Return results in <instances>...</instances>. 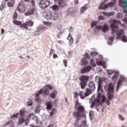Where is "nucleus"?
Segmentation results:
<instances>
[{"mask_svg":"<svg viewBox=\"0 0 127 127\" xmlns=\"http://www.w3.org/2000/svg\"><path fill=\"white\" fill-rule=\"evenodd\" d=\"M59 5L60 6H61V7H64L65 5H66L65 0H60L59 1Z\"/></svg>","mask_w":127,"mask_h":127,"instance_id":"24","label":"nucleus"},{"mask_svg":"<svg viewBox=\"0 0 127 127\" xmlns=\"http://www.w3.org/2000/svg\"><path fill=\"white\" fill-rule=\"evenodd\" d=\"M13 23L16 25H20L21 24V22L20 21L13 20Z\"/></svg>","mask_w":127,"mask_h":127,"instance_id":"37","label":"nucleus"},{"mask_svg":"<svg viewBox=\"0 0 127 127\" xmlns=\"http://www.w3.org/2000/svg\"><path fill=\"white\" fill-rule=\"evenodd\" d=\"M123 3L125 4V6H124V8H126V7H127V1H124Z\"/></svg>","mask_w":127,"mask_h":127,"instance_id":"57","label":"nucleus"},{"mask_svg":"<svg viewBox=\"0 0 127 127\" xmlns=\"http://www.w3.org/2000/svg\"><path fill=\"white\" fill-rule=\"evenodd\" d=\"M87 8H88V7H87V5L85 4L84 6L81 8V10H80L81 13H84L85 12V10H86Z\"/></svg>","mask_w":127,"mask_h":127,"instance_id":"34","label":"nucleus"},{"mask_svg":"<svg viewBox=\"0 0 127 127\" xmlns=\"http://www.w3.org/2000/svg\"><path fill=\"white\" fill-rule=\"evenodd\" d=\"M96 63L97 65H100V66H103V62L102 61H99L98 59L96 60Z\"/></svg>","mask_w":127,"mask_h":127,"instance_id":"44","label":"nucleus"},{"mask_svg":"<svg viewBox=\"0 0 127 127\" xmlns=\"http://www.w3.org/2000/svg\"><path fill=\"white\" fill-rule=\"evenodd\" d=\"M79 127H88V125H87V122L86 120L83 121L82 122V124Z\"/></svg>","mask_w":127,"mask_h":127,"instance_id":"33","label":"nucleus"},{"mask_svg":"<svg viewBox=\"0 0 127 127\" xmlns=\"http://www.w3.org/2000/svg\"><path fill=\"white\" fill-rule=\"evenodd\" d=\"M44 93L45 96H48L49 95V93H50V91H49V90H48V88H46L45 87H44Z\"/></svg>","mask_w":127,"mask_h":127,"instance_id":"35","label":"nucleus"},{"mask_svg":"<svg viewBox=\"0 0 127 127\" xmlns=\"http://www.w3.org/2000/svg\"><path fill=\"white\" fill-rule=\"evenodd\" d=\"M24 110L23 109H21L20 110V118H23L24 117Z\"/></svg>","mask_w":127,"mask_h":127,"instance_id":"39","label":"nucleus"},{"mask_svg":"<svg viewBox=\"0 0 127 127\" xmlns=\"http://www.w3.org/2000/svg\"><path fill=\"white\" fill-rule=\"evenodd\" d=\"M103 15H105L106 16H112L114 15V13L113 12H103Z\"/></svg>","mask_w":127,"mask_h":127,"instance_id":"28","label":"nucleus"},{"mask_svg":"<svg viewBox=\"0 0 127 127\" xmlns=\"http://www.w3.org/2000/svg\"><path fill=\"white\" fill-rule=\"evenodd\" d=\"M88 64V62H87V60L85 58H83L81 62V64L82 66H86Z\"/></svg>","mask_w":127,"mask_h":127,"instance_id":"26","label":"nucleus"},{"mask_svg":"<svg viewBox=\"0 0 127 127\" xmlns=\"http://www.w3.org/2000/svg\"><path fill=\"white\" fill-rule=\"evenodd\" d=\"M41 94H43V89L41 88L39 92L35 95V97L36 98L35 99V102H37V103H41L42 101L40 98H38V97L41 95Z\"/></svg>","mask_w":127,"mask_h":127,"instance_id":"12","label":"nucleus"},{"mask_svg":"<svg viewBox=\"0 0 127 127\" xmlns=\"http://www.w3.org/2000/svg\"><path fill=\"white\" fill-rule=\"evenodd\" d=\"M84 56L86 58H87V59H90V55L88 54H85L84 55Z\"/></svg>","mask_w":127,"mask_h":127,"instance_id":"59","label":"nucleus"},{"mask_svg":"<svg viewBox=\"0 0 127 127\" xmlns=\"http://www.w3.org/2000/svg\"><path fill=\"white\" fill-rule=\"evenodd\" d=\"M125 34V31H124V30L123 29H120L117 31L116 33V35L118 37L116 38V39H119V38L121 37V36L123 35V34Z\"/></svg>","mask_w":127,"mask_h":127,"instance_id":"17","label":"nucleus"},{"mask_svg":"<svg viewBox=\"0 0 127 127\" xmlns=\"http://www.w3.org/2000/svg\"><path fill=\"white\" fill-rule=\"evenodd\" d=\"M44 24L47 25V26H51L52 25V23L49 22H44Z\"/></svg>","mask_w":127,"mask_h":127,"instance_id":"52","label":"nucleus"},{"mask_svg":"<svg viewBox=\"0 0 127 127\" xmlns=\"http://www.w3.org/2000/svg\"><path fill=\"white\" fill-rule=\"evenodd\" d=\"M45 17L47 20H50L52 18V12L48 10L47 12L45 14Z\"/></svg>","mask_w":127,"mask_h":127,"instance_id":"16","label":"nucleus"},{"mask_svg":"<svg viewBox=\"0 0 127 127\" xmlns=\"http://www.w3.org/2000/svg\"><path fill=\"white\" fill-rule=\"evenodd\" d=\"M95 28L97 30H102L103 32H104V33L109 31V26L107 24H104L103 26L100 25L97 26Z\"/></svg>","mask_w":127,"mask_h":127,"instance_id":"9","label":"nucleus"},{"mask_svg":"<svg viewBox=\"0 0 127 127\" xmlns=\"http://www.w3.org/2000/svg\"><path fill=\"white\" fill-rule=\"evenodd\" d=\"M122 41H123V42H127V36L126 35H123L122 38Z\"/></svg>","mask_w":127,"mask_h":127,"instance_id":"50","label":"nucleus"},{"mask_svg":"<svg viewBox=\"0 0 127 127\" xmlns=\"http://www.w3.org/2000/svg\"><path fill=\"white\" fill-rule=\"evenodd\" d=\"M90 55L92 57H95V56L98 55V53L97 52H92L90 53Z\"/></svg>","mask_w":127,"mask_h":127,"instance_id":"49","label":"nucleus"},{"mask_svg":"<svg viewBox=\"0 0 127 127\" xmlns=\"http://www.w3.org/2000/svg\"><path fill=\"white\" fill-rule=\"evenodd\" d=\"M27 106L29 107H31L33 105V101L32 99H29L28 101L27 102Z\"/></svg>","mask_w":127,"mask_h":127,"instance_id":"36","label":"nucleus"},{"mask_svg":"<svg viewBox=\"0 0 127 127\" xmlns=\"http://www.w3.org/2000/svg\"><path fill=\"white\" fill-rule=\"evenodd\" d=\"M106 91H108L109 93L108 96L109 101H112L114 98V94H113V93H114V85L112 83L109 84L108 89H106Z\"/></svg>","mask_w":127,"mask_h":127,"instance_id":"5","label":"nucleus"},{"mask_svg":"<svg viewBox=\"0 0 127 127\" xmlns=\"http://www.w3.org/2000/svg\"><path fill=\"white\" fill-rule=\"evenodd\" d=\"M76 119V120L75 121V122L74 124V127H77V125H79V121L81 118H75Z\"/></svg>","mask_w":127,"mask_h":127,"instance_id":"42","label":"nucleus"},{"mask_svg":"<svg viewBox=\"0 0 127 127\" xmlns=\"http://www.w3.org/2000/svg\"><path fill=\"white\" fill-rule=\"evenodd\" d=\"M46 29V27L43 26H41L38 28V31H41V30H45Z\"/></svg>","mask_w":127,"mask_h":127,"instance_id":"47","label":"nucleus"},{"mask_svg":"<svg viewBox=\"0 0 127 127\" xmlns=\"http://www.w3.org/2000/svg\"><path fill=\"white\" fill-rule=\"evenodd\" d=\"M93 116H94V112L91 111L89 112V117L90 118H92Z\"/></svg>","mask_w":127,"mask_h":127,"instance_id":"56","label":"nucleus"},{"mask_svg":"<svg viewBox=\"0 0 127 127\" xmlns=\"http://www.w3.org/2000/svg\"><path fill=\"white\" fill-rule=\"evenodd\" d=\"M54 53H55V50L53 49H51L49 53L50 56H51V55H52V54H54Z\"/></svg>","mask_w":127,"mask_h":127,"instance_id":"53","label":"nucleus"},{"mask_svg":"<svg viewBox=\"0 0 127 127\" xmlns=\"http://www.w3.org/2000/svg\"><path fill=\"white\" fill-rule=\"evenodd\" d=\"M46 105L47 106V110H49V111H50V110L52 109V102H51V101H49L47 102Z\"/></svg>","mask_w":127,"mask_h":127,"instance_id":"22","label":"nucleus"},{"mask_svg":"<svg viewBox=\"0 0 127 127\" xmlns=\"http://www.w3.org/2000/svg\"><path fill=\"white\" fill-rule=\"evenodd\" d=\"M18 113H16L14 114L11 117V120H14V119H17V117H18Z\"/></svg>","mask_w":127,"mask_h":127,"instance_id":"46","label":"nucleus"},{"mask_svg":"<svg viewBox=\"0 0 127 127\" xmlns=\"http://www.w3.org/2000/svg\"><path fill=\"white\" fill-rule=\"evenodd\" d=\"M31 4H32L33 6H35V1L32 0L31 1Z\"/></svg>","mask_w":127,"mask_h":127,"instance_id":"63","label":"nucleus"},{"mask_svg":"<svg viewBox=\"0 0 127 127\" xmlns=\"http://www.w3.org/2000/svg\"><path fill=\"white\" fill-rule=\"evenodd\" d=\"M53 57L54 59H55L56 58H58V56L57 55V54H55L53 55Z\"/></svg>","mask_w":127,"mask_h":127,"instance_id":"62","label":"nucleus"},{"mask_svg":"<svg viewBox=\"0 0 127 127\" xmlns=\"http://www.w3.org/2000/svg\"><path fill=\"white\" fill-rule=\"evenodd\" d=\"M57 94V91L56 90H54L52 91V93L51 94L50 96L51 97L52 99H55L56 97V95Z\"/></svg>","mask_w":127,"mask_h":127,"instance_id":"27","label":"nucleus"},{"mask_svg":"<svg viewBox=\"0 0 127 127\" xmlns=\"http://www.w3.org/2000/svg\"><path fill=\"white\" fill-rule=\"evenodd\" d=\"M90 64L92 67H96V63L93 59H91L90 60Z\"/></svg>","mask_w":127,"mask_h":127,"instance_id":"41","label":"nucleus"},{"mask_svg":"<svg viewBox=\"0 0 127 127\" xmlns=\"http://www.w3.org/2000/svg\"><path fill=\"white\" fill-rule=\"evenodd\" d=\"M107 100V98L104 95H102V93H98L97 98L94 99V101L92 103L90 106L91 109H93L94 107H95V105H96V107L100 106V101H101L102 103H104Z\"/></svg>","mask_w":127,"mask_h":127,"instance_id":"3","label":"nucleus"},{"mask_svg":"<svg viewBox=\"0 0 127 127\" xmlns=\"http://www.w3.org/2000/svg\"><path fill=\"white\" fill-rule=\"evenodd\" d=\"M97 24H98V22H97L96 21H92L91 22V27H94V26H96Z\"/></svg>","mask_w":127,"mask_h":127,"instance_id":"48","label":"nucleus"},{"mask_svg":"<svg viewBox=\"0 0 127 127\" xmlns=\"http://www.w3.org/2000/svg\"><path fill=\"white\" fill-rule=\"evenodd\" d=\"M92 69V67L91 66L87 65L82 67V68L80 70V72L81 74H86V73H88V72H90V71H91Z\"/></svg>","mask_w":127,"mask_h":127,"instance_id":"10","label":"nucleus"},{"mask_svg":"<svg viewBox=\"0 0 127 127\" xmlns=\"http://www.w3.org/2000/svg\"><path fill=\"white\" fill-rule=\"evenodd\" d=\"M107 73H108V74H109V75H112V74H113V71L110 70H108Z\"/></svg>","mask_w":127,"mask_h":127,"instance_id":"61","label":"nucleus"},{"mask_svg":"<svg viewBox=\"0 0 127 127\" xmlns=\"http://www.w3.org/2000/svg\"><path fill=\"white\" fill-rule=\"evenodd\" d=\"M58 17V14L52 13V19H53L54 20H55Z\"/></svg>","mask_w":127,"mask_h":127,"instance_id":"38","label":"nucleus"},{"mask_svg":"<svg viewBox=\"0 0 127 127\" xmlns=\"http://www.w3.org/2000/svg\"><path fill=\"white\" fill-rule=\"evenodd\" d=\"M52 8L54 11L58 10V9H59V6L57 5H54L52 6Z\"/></svg>","mask_w":127,"mask_h":127,"instance_id":"43","label":"nucleus"},{"mask_svg":"<svg viewBox=\"0 0 127 127\" xmlns=\"http://www.w3.org/2000/svg\"><path fill=\"white\" fill-rule=\"evenodd\" d=\"M17 13L16 12V10H15V12L13 14V20L16 19L17 18Z\"/></svg>","mask_w":127,"mask_h":127,"instance_id":"45","label":"nucleus"},{"mask_svg":"<svg viewBox=\"0 0 127 127\" xmlns=\"http://www.w3.org/2000/svg\"><path fill=\"white\" fill-rule=\"evenodd\" d=\"M14 0H10L9 2L7 3V5L9 7H13L14 6Z\"/></svg>","mask_w":127,"mask_h":127,"instance_id":"25","label":"nucleus"},{"mask_svg":"<svg viewBox=\"0 0 127 127\" xmlns=\"http://www.w3.org/2000/svg\"><path fill=\"white\" fill-rule=\"evenodd\" d=\"M110 22L112 23L110 25V27L112 31V37H110V40L111 42H113V41H114V38H115V33H116V31L119 29L118 24H121V21L116 20L113 19H111Z\"/></svg>","mask_w":127,"mask_h":127,"instance_id":"2","label":"nucleus"},{"mask_svg":"<svg viewBox=\"0 0 127 127\" xmlns=\"http://www.w3.org/2000/svg\"><path fill=\"white\" fill-rule=\"evenodd\" d=\"M116 3L117 1L116 0H112V1L107 4H105L104 7H102V5H100L99 9H103L104 10H106L107 8H109V7H112V6H114V5L116 4Z\"/></svg>","mask_w":127,"mask_h":127,"instance_id":"7","label":"nucleus"},{"mask_svg":"<svg viewBox=\"0 0 127 127\" xmlns=\"http://www.w3.org/2000/svg\"><path fill=\"white\" fill-rule=\"evenodd\" d=\"M79 95L80 97V99H85V96H84V93H83V91H80L79 94H78V92H74L73 93L74 98H78V97H79Z\"/></svg>","mask_w":127,"mask_h":127,"instance_id":"15","label":"nucleus"},{"mask_svg":"<svg viewBox=\"0 0 127 127\" xmlns=\"http://www.w3.org/2000/svg\"><path fill=\"white\" fill-rule=\"evenodd\" d=\"M105 17L103 16H99V20H104Z\"/></svg>","mask_w":127,"mask_h":127,"instance_id":"60","label":"nucleus"},{"mask_svg":"<svg viewBox=\"0 0 127 127\" xmlns=\"http://www.w3.org/2000/svg\"><path fill=\"white\" fill-rule=\"evenodd\" d=\"M88 87L91 90V91H94L96 86H95V83L93 81H90L88 83Z\"/></svg>","mask_w":127,"mask_h":127,"instance_id":"18","label":"nucleus"},{"mask_svg":"<svg viewBox=\"0 0 127 127\" xmlns=\"http://www.w3.org/2000/svg\"><path fill=\"white\" fill-rule=\"evenodd\" d=\"M74 3L75 4H78V3H79V1H78V0H75Z\"/></svg>","mask_w":127,"mask_h":127,"instance_id":"64","label":"nucleus"},{"mask_svg":"<svg viewBox=\"0 0 127 127\" xmlns=\"http://www.w3.org/2000/svg\"><path fill=\"white\" fill-rule=\"evenodd\" d=\"M45 88H47L48 90H50V91H52L54 89V87H53V86L50 85V84H47Z\"/></svg>","mask_w":127,"mask_h":127,"instance_id":"30","label":"nucleus"},{"mask_svg":"<svg viewBox=\"0 0 127 127\" xmlns=\"http://www.w3.org/2000/svg\"><path fill=\"white\" fill-rule=\"evenodd\" d=\"M5 6V2L2 1L1 2V4L0 6V10H2L3 8H4V7Z\"/></svg>","mask_w":127,"mask_h":127,"instance_id":"40","label":"nucleus"},{"mask_svg":"<svg viewBox=\"0 0 127 127\" xmlns=\"http://www.w3.org/2000/svg\"><path fill=\"white\" fill-rule=\"evenodd\" d=\"M67 40H69L68 44L69 45H72L73 44V42H74V40L73 39V38L71 36V34H69L67 38Z\"/></svg>","mask_w":127,"mask_h":127,"instance_id":"21","label":"nucleus"},{"mask_svg":"<svg viewBox=\"0 0 127 127\" xmlns=\"http://www.w3.org/2000/svg\"><path fill=\"white\" fill-rule=\"evenodd\" d=\"M26 23L27 24V26H28H28H31V27L33 26L34 23L31 20H29V21L26 22Z\"/></svg>","mask_w":127,"mask_h":127,"instance_id":"31","label":"nucleus"},{"mask_svg":"<svg viewBox=\"0 0 127 127\" xmlns=\"http://www.w3.org/2000/svg\"><path fill=\"white\" fill-rule=\"evenodd\" d=\"M118 75H115L114 76H113L112 77V79L113 80V81H114V82H116V81H117V79H118Z\"/></svg>","mask_w":127,"mask_h":127,"instance_id":"51","label":"nucleus"},{"mask_svg":"<svg viewBox=\"0 0 127 127\" xmlns=\"http://www.w3.org/2000/svg\"><path fill=\"white\" fill-rule=\"evenodd\" d=\"M90 94H92V91H91V90H90V89L89 88H86V92L84 93L83 95L84 96V98L85 97H88V96H89Z\"/></svg>","mask_w":127,"mask_h":127,"instance_id":"23","label":"nucleus"},{"mask_svg":"<svg viewBox=\"0 0 127 127\" xmlns=\"http://www.w3.org/2000/svg\"><path fill=\"white\" fill-rule=\"evenodd\" d=\"M35 11V8L32 7L30 9L29 11L25 13V15L27 16V15H32L34 13Z\"/></svg>","mask_w":127,"mask_h":127,"instance_id":"19","label":"nucleus"},{"mask_svg":"<svg viewBox=\"0 0 127 127\" xmlns=\"http://www.w3.org/2000/svg\"><path fill=\"white\" fill-rule=\"evenodd\" d=\"M89 79H90V76L85 75H82L79 78V80L81 81L80 83L81 89H84L85 88Z\"/></svg>","mask_w":127,"mask_h":127,"instance_id":"4","label":"nucleus"},{"mask_svg":"<svg viewBox=\"0 0 127 127\" xmlns=\"http://www.w3.org/2000/svg\"><path fill=\"white\" fill-rule=\"evenodd\" d=\"M23 3V1L21 0L17 6V10L19 13H23V12H25V10H26Z\"/></svg>","mask_w":127,"mask_h":127,"instance_id":"8","label":"nucleus"},{"mask_svg":"<svg viewBox=\"0 0 127 127\" xmlns=\"http://www.w3.org/2000/svg\"><path fill=\"white\" fill-rule=\"evenodd\" d=\"M64 64V65L65 67H67V64L68 63V62L66 60H64L63 61Z\"/></svg>","mask_w":127,"mask_h":127,"instance_id":"55","label":"nucleus"},{"mask_svg":"<svg viewBox=\"0 0 127 127\" xmlns=\"http://www.w3.org/2000/svg\"><path fill=\"white\" fill-rule=\"evenodd\" d=\"M119 118L120 120H121V121H125V118H124L123 117V116H122L121 115H119Z\"/></svg>","mask_w":127,"mask_h":127,"instance_id":"58","label":"nucleus"},{"mask_svg":"<svg viewBox=\"0 0 127 127\" xmlns=\"http://www.w3.org/2000/svg\"><path fill=\"white\" fill-rule=\"evenodd\" d=\"M57 113V109L55 108H53L52 110V112L50 113V116L52 117V116H54L55 114Z\"/></svg>","mask_w":127,"mask_h":127,"instance_id":"32","label":"nucleus"},{"mask_svg":"<svg viewBox=\"0 0 127 127\" xmlns=\"http://www.w3.org/2000/svg\"><path fill=\"white\" fill-rule=\"evenodd\" d=\"M95 81L96 82H98V89L101 90L102 89V83H103L102 79L99 76H96L95 77Z\"/></svg>","mask_w":127,"mask_h":127,"instance_id":"14","label":"nucleus"},{"mask_svg":"<svg viewBox=\"0 0 127 127\" xmlns=\"http://www.w3.org/2000/svg\"><path fill=\"white\" fill-rule=\"evenodd\" d=\"M29 120L28 119H24L23 117H20L18 119V126H22L23 124H25V125H27V123H28Z\"/></svg>","mask_w":127,"mask_h":127,"instance_id":"13","label":"nucleus"},{"mask_svg":"<svg viewBox=\"0 0 127 127\" xmlns=\"http://www.w3.org/2000/svg\"><path fill=\"white\" fill-rule=\"evenodd\" d=\"M126 80V78H125L124 76H121L120 77V78L118 80V82H117V88H116V91L118 92L119 91V89H120V87L123 85L122 83L124 82Z\"/></svg>","mask_w":127,"mask_h":127,"instance_id":"11","label":"nucleus"},{"mask_svg":"<svg viewBox=\"0 0 127 127\" xmlns=\"http://www.w3.org/2000/svg\"><path fill=\"white\" fill-rule=\"evenodd\" d=\"M50 0H41L39 3V6L41 8H47L49 6H50Z\"/></svg>","mask_w":127,"mask_h":127,"instance_id":"6","label":"nucleus"},{"mask_svg":"<svg viewBox=\"0 0 127 127\" xmlns=\"http://www.w3.org/2000/svg\"><path fill=\"white\" fill-rule=\"evenodd\" d=\"M78 99L75 101V108L77 112L73 113V117L75 118H86V114H85V108L84 106L80 105V103L78 102Z\"/></svg>","mask_w":127,"mask_h":127,"instance_id":"1","label":"nucleus"},{"mask_svg":"<svg viewBox=\"0 0 127 127\" xmlns=\"http://www.w3.org/2000/svg\"><path fill=\"white\" fill-rule=\"evenodd\" d=\"M63 33V31H60L57 34V36L58 38H60V36Z\"/></svg>","mask_w":127,"mask_h":127,"instance_id":"54","label":"nucleus"},{"mask_svg":"<svg viewBox=\"0 0 127 127\" xmlns=\"http://www.w3.org/2000/svg\"><path fill=\"white\" fill-rule=\"evenodd\" d=\"M8 125L10 127H14V122L13 121H9L6 123L5 125H3V127H5Z\"/></svg>","mask_w":127,"mask_h":127,"instance_id":"20","label":"nucleus"},{"mask_svg":"<svg viewBox=\"0 0 127 127\" xmlns=\"http://www.w3.org/2000/svg\"><path fill=\"white\" fill-rule=\"evenodd\" d=\"M20 27L21 28H23L24 29H28V27L27 26V24L26 22L24 23L21 24Z\"/></svg>","mask_w":127,"mask_h":127,"instance_id":"29","label":"nucleus"}]
</instances>
